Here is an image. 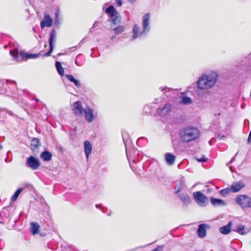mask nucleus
I'll list each match as a JSON object with an SVG mask.
<instances>
[{"mask_svg": "<svg viewBox=\"0 0 251 251\" xmlns=\"http://www.w3.org/2000/svg\"><path fill=\"white\" fill-rule=\"evenodd\" d=\"M39 225L36 222H31L30 224V231L33 235H35L38 233Z\"/></svg>", "mask_w": 251, "mask_h": 251, "instance_id": "obj_22", "label": "nucleus"}, {"mask_svg": "<svg viewBox=\"0 0 251 251\" xmlns=\"http://www.w3.org/2000/svg\"><path fill=\"white\" fill-rule=\"evenodd\" d=\"M59 13L60 11L58 10H56L55 12L54 24L56 26L60 25Z\"/></svg>", "mask_w": 251, "mask_h": 251, "instance_id": "obj_30", "label": "nucleus"}, {"mask_svg": "<svg viewBox=\"0 0 251 251\" xmlns=\"http://www.w3.org/2000/svg\"><path fill=\"white\" fill-rule=\"evenodd\" d=\"M218 76V73L215 71L202 74L199 77L197 82L198 88L202 90L210 89L215 85Z\"/></svg>", "mask_w": 251, "mask_h": 251, "instance_id": "obj_1", "label": "nucleus"}, {"mask_svg": "<svg viewBox=\"0 0 251 251\" xmlns=\"http://www.w3.org/2000/svg\"><path fill=\"white\" fill-rule=\"evenodd\" d=\"M163 246H158L154 249L152 251H161L163 250Z\"/></svg>", "mask_w": 251, "mask_h": 251, "instance_id": "obj_37", "label": "nucleus"}, {"mask_svg": "<svg viewBox=\"0 0 251 251\" xmlns=\"http://www.w3.org/2000/svg\"><path fill=\"white\" fill-rule=\"evenodd\" d=\"M76 48V46H74L69 49V50H74Z\"/></svg>", "mask_w": 251, "mask_h": 251, "instance_id": "obj_41", "label": "nucleus"}, {"mask_svg": "<svg viewBox=\"0 0 251 251\" xmlns=\"http://www.w3.org/2000/svg\"><path fill=\"white\" fill-rule=\"evenodd\" d=\"M125 29L124 25H120L113 28L115 35H119L122 33Z\"/></svg>", "mask_w": 251, "mask_h": 251, "instance_id": "obj_26", "label": "nucleus"}, {"mask_svg": "<svg viewBox=\"0 0 251 251\" xmlns=\"http://www.w3.org/2000/svg\"><path fill=\"white\" fill-rule=\"evenodd\" d=\"M84 113L85 114L86 121L89 123H92L93 120L97 117V114H95L94 110L89 106L85 107Z\"/></svg>", "mask_w": 251, "mask_h": 251, "instance_id": "obj_8", "label": "nucleus"}, {"mask_svg": "<svg viewBox=\"0 0 251 251\" xmlns=\"http://www.w3.org/2000/svg\"><path fill=\"white\" fill-rule=\"evenodd\" d=\"M23 189L22 188L18 189L16 192L14 193L13 195L12 196L11 198V200L12 201H15L18 198L19 195L21 194V193L23 191Z\"/></svg>", "mask_w": 251, "mask_h": 251, "instance_id": "obj_28", "label": "nucleus"}, {"mask_svg": "<svg viewBox=\"0 0 251 251\" xmlns=\"http://www.w3.org/2000/svg\"><path fill=\"white\" fill-rule=\"evenodd\" d=\"M117 5L121 6L122 5V1L121 0H116Z\"/></svg>", "mask_w": 251, "mask_h": 251, "instance_id": "obj_38", "label": "nucleus"}, {"mask_svg": "<svg viewBox=\"0 0 251 251\" xmlns=\"http://www.w3.org/2000/svg\"><path fill=\"white\" fill-rule=\"evenodd\" d=\"M115 36H116L115 35L111 36V38H110L111 40H113L114 39H115Z\"/></svg>", "mask_w": 251, "mask_h": 251, "instance_id": "obj_45", "label": "nucleus"}, {"mask_svg": "<svg viewBox=\"0 0 251 251\" xmlns=\"http://www.w3.org/2000/svg\"><path fill=\"white\" fill-rule=\"evenodd\" d=\"M209 143L210 145L211 144V141H209Z\"/></svg>", "mask_w": 251, "mask_h": 251, "instance_id": "obj_51", "label": "nucleus"}, {"mask_svg": "<svg viewBox=\"0 0 251 251\" xmlns=\"http://www.w3.org/2000/svg\"><path fill=\"white\" fill-rule=\"evenodd\" d=\"M230 170H231V171H232V170L231 168H230Z\"/></svg>", "mask_w": 251, "mask_h": 251, "instance_id": "obj_52", "label": "nucleus"}, {"mask_svg": "<svg viewBox=\"0 0 251 251\" xmlns=\"http://www.w3.org/2000/svg\"><path fill=\"white\" fill-rule=\"evenodd\" d=\"M99 206H101V204H96V207L98 208L99 207Z\"/></svg>", "mask_w": 251, "mask_h": 251, "instance_id": "obj_47", "label": "nucleus"}, {"mask_svg": "<svg viewBox=\"0 0 251 251\" xmlns=\"http://www.w3.org/2000/svg\"><path fill=\"white\" fill-rule=\"evenodd\" d=\"M230 170H231V171H232V170L231 168H230Z\"/></svg>", "mask_w": 251, "mask_h": 251, "instance_id": "obj_53", "label": "nucleus"}, {"mask_svg": "<svg viewBox=\"0 0 251 251\" xmlns=\"http://www.w3.org/2000/svg\"><path fill=\"white\" fill-rule=\"evenodd\" d=\"M181 102L184 104H188L192 103V100L190 98L184 96L182 98Z\"/></svg>", "mask_w": 251, "mask_h": 251, "instance_id": "obj_32", "label": "nucleus"}, {"mask_svg": "<svg viewBox=\"0 0 251 251\" xmlns=\"http://www.w3.org/2000/svg\"><path fill=\"white\" fill-rule=\"evenodd\" d=\"M150 14H145L142 17V30H140L139 27L137 25H135L133 28V36L132 40H134L138 37L146 36L150 30Z\"/></svg>", "mask_w": 251, "mask_h": 251, "instance_id": "obj_3", "label": "nucleus"}, {"mask_svg": "<svg viewBox=\"0 0 251 251\" xmlns=\"http://www.w3.org/2000/svg\"><path fill=\"white\" fill-rule=\"evenodd\" d=\"M56 32L54 29H52L50 32L49 39V47L54 48V43L55 41Z\"/></svg>", "mask_w": 251, "mask_h": 251, "instance_id": "obj_18", "label": "nucleus"}, {"mask_svg": "<svg viewBox=\"0 0 251 251\" xmlns=\"http://www.w3.org/2000/svg\"><path fill=\"white\" fill-rule=\"evenodd\" d=\"M210 201L211 204L215 207L224 206L226 205V202L224 200L220 199L211 197Z\"/></svg>", "mask_w": 251, "mask_h": 251, "instance_id": "obj_14", "label": "nucleus"}, {"mask_svg": "<svg viewBox=\"0 0 251 251\" xmlns=\"http://www.w3.org/2000/svg\"><path fill=\"white\" fill-rule=\"evenodd\" d=\"M235 159V156H234V157H233L231 158V159L230 161V162H229L227 164V165L229 164V163H231L233 162Z\"/></svg>", "mask_w": 251, "mask_h": 251, "instance_id": "obj_40", "label": "nucleus"}, {"mask_svg": "<svg viewBox=\"0 0 251 251\" xmlns=\"http://www.w3.org/2000/svg\"><path fill=\"white\" fill-rule=\"evenodd\" d=\"M245 226L243 225H239L237 226L236 230H235L236 232L239 233L241 235H245L246 232H244Z\"/></svg>", "mask_w": 251, "mask_h": 251, "instance_id": "obj_31", "label": "nucleus"}, {"mask_svg": "<svg viewBox=\"0 0 251 251\" xmlns=\"http://www.w3.org/2000/svg\"><path fill=\"white\" fill-rule=\"evenodd\" d=\"M230 170H231V171H232V170L231 168H230Z\"/></svg>", "mask_w": 251, "mask_h": 251, "instance_id": "obj_54", "label": "nucleus"}, {"mask_svg": "<svg viewBox=\"0 0 251 251\" xmlns=\"http://www.w3.org/2000/svg\"><path fill=\"white\" fill-rule=\"evenodd\" d=\"M197 160L199 162H204L206 161V159L203 156L201 158H197Z\"/></svg>", "mask_w": 251, "mask_h": 251, "instance_id": "obj_36", "label": "nucleus"}, {"mask_svg": "<svg viewBox=\"0 0 251 251\" xmlns=\"http://www.w3.org/2000/svg\"><path fill=\"white\" fill-rule=\"evenodd\" d=\"M111 212H112L111 211H110L109 212H108L107 213V215L109 216H111Z\"/></svg>", "mask_w": 251, "mask_h": 251, "instance_id": "obj_49", "label": "nucleus"}, {"mask_svg": "<svg viewBox=\"0 0 251 251\" xmlns=\"http://www.w3.org/2000/svg\"><path fill=\"white\" fill-rule=\"evenodd\" d=\"M102 210L103 211V212L105 213L106 212V211H105V209L107 211V209L106 208H103V207H102Z\"/></svg>", "mask_w": 251, "mask_h": 251, "instance_id": "obj_44", "label": "nucleus"}, {"mask_svg": "<svg viewBox=\"0 0 251 251\" xmlns=\"http://www.w3.org/2000/svg\"><path fill=\"white\" fill-rule=\"evenodd\" d=\"M181 201L184 204H188L191 202L190 196L187 194L181 193L178 196Z\"/></svg>", "mask_w": 251, "mask_h": 251, "instance_id": "obj_20", "label": "nucleus"}, {"mask_svg": "<svg viewBox=\"0 0 251 251\" xmlns=\"http://www.w3.org/2000/svg\"><path fill=\"white\" fill-rule=\"evenodd\" d=\"M128 1H129L131 3H134L136 2V0H127Z\"/></svg>", "mask_w": 251, "mask_h": 251, "instance_id": "obj_42", "label": "nucleus"}, {"mask_svg": "<svg viewBox=\"0 0 251 251\" xmlns=\"http://www.w3.org/2000/svg\"><path fill=\"white\" fill-rule=\"evenodd\" d=\"M171 108V105L169 103H166L162 108H158L156 112L159 116H165L169 113Z\"/></svg>", "mask_w": 251, "mask_h": 251, "instance_id": "obj_13", "label": "nucleus"}, {"mask_svg": "<svg viewBox=\"0 0 251 251\" xmlns=\"http://www.w3.org/2000/svg\"><path fill=\"white\" fill-rule=\"evenodd\" d=\"M105 12L106 14H108L110 17H113L118 12L116 11L114 6L112 5H109L105 9Z\"/></svg>", "mask_w": 251, "mask_h": 251, "instance_id": "obj_21", "label": "nucleus"}, {"mask_svg": "<svg viewBox=\"0 0 251 251\" xmlns=\"http://www.w3.org/2000/svg\"><path fill=\"white\" fill-rule=\"evenodd\" d=\"M236 204L242 209L251 208V198L247 195H238L234 199Z\"/></svg>", "mask_w": 251, "mask_h": 251, "instance_id": "obj_5", "label": "nucleus"}, {"mask_svg": "<svg viewBox=\"0 0 251 251\" xmlns=\"http://www.w3.org/2000/svg\"><path fill=\"white\" fill-rule=\"evenodd\" d=\"M75 64L77 65V66H81V65H79L77 63V61H75Z\"/></svg>", "mask_w": 251, "mask_h": 251, "instance_id": "obj_48", "label": "nucleus"}, {"mask_svg": "<svg viewBox=\"0 0 251 251\" xmlns=\"http://www.w3.org/2000/svg\"><path fill=\"white\" fill-rule=\"evenodd\" d=\"M194 200L200 206L204 207L207 205L208 199L201 191H196L193 193Z\"/></svg>", "mask_w": 251, "mask_h": 251, "instance_id": "obj_6", "label": "nucleus"}, {"mask_svg": "<svg viewBox=\"0 0 251 251\" xmlns=\"http://www.w3.org/2000/svg\"><path fill=\"white\" fill-rule=\"evenodd\" d=\"M182 181H180L178 184H177L175 188L176 194L178 193L182 190Z\"/></svg>", "mask_w": 251, "mask_h": 251, "instance_id": "obj_33", "label": "nucleus"}, {"mask_svg": "<svg viewBox=\"0 0 251 251\" xmlns=\"http://www.w3.org/2000/svg\"><path fill=\"white\" fill-rule=\"evenodd\" d=\"M39 140L36 138L32 139L31 143V149L33 150L36 149L39 146Z\"/></svg>", "mask_w": 251, "mask_h": 251, "instance_id": "obj_29", "label": "nucleus"}, {"mask_svg": "<svg viewBox=\"0 0 251 251\" xmlns=\"http://www.w3.org/2000/svg\"><path fill=\"white\" fill-rule=\"evenodd\" d=\"M98 22H95L93 24V27H96L97 26Z\"/></svg>", "mask_w": 251, "mask_h": 251, "instance_id": "obj_43", "label": "nucleus"}, {"mask_svg": "<svg viewBox=\"0 0 251 251\" xmlns=\"http://www.w3.org/2000/svg\"><path fill=\"white\" fill-rule=\"evenodd\" d=\"M110 18L111 19L108 21L114 25H118L121 22V18L119 13H117L114 16Z\"/></svg>", "mask_w": 251, "mask_h": 251, "instance_id": "obj_23", "label": "nucleus"}, {"mask_svg": "<svg viewBox=\"0 0 251 251\" xmlns=\"http://www.w3.org/2000/svg\"><path fill=\"white\" fill-rule=\"evenodd\" d=\"M84 109L80 101H76L73 103V110L75 116L81 117L83 115Z\"/></svg>", "mask_w": 251, "mask_h": 251, "instance_id": "obj_9", "label": "nucleus"}, {"mask_svg": "<svg viewBox=\"0 0 251 251\" xmlns=\"http://www.w3.org/2000/svg\"><path fill=\"white\" fill-rule=\"evenodd\" d=\"M178 135L181 143H187L198 139L200 136V132L195 127L187 126L179 130Z\"/></svg>", "mask_w": 251, "mask_h": 251, "instance_id": "obj_2", "label": "nucleus"}, {"mask_svg": "<svg viewBox=\"0 0 251 251\" xmlns=\"http://www.w3.org/2000/svg\"><path fill=\"white\" fill-rule=\"evenodd\" d=\"M248 143H251V135H249L248 138Z\"/></svg>", "mask_w": 251, "mask_h": 251, "instance_id": "obj_39", "label": "nucleus"}, {"mask_svg": "<svg viewBox=\"0 0 251 251\" xmlns=\"http://www.w3.org/2000/svg\"><path fill=\"white\" fill-rule=\"evenodd\" d=\"M66 78L71 82H73L77 88H80L81 84L79 80L75 79L71 75H66Z\"/></svg>", "mask_w": 251, "mask_h": 251, "instance_id": "obj_24", "label": "nucleus"}, {"mask_svg": "<svg viewBox=\"0 0 251 251\" xmlns=\"http://www.w3.org/2000/svg\"><path fill=\"white\" fill-rule=\"evenodd\" d=\"M219 194L223 197L227 196L230 193H231L230 187L223 189L219 191Z\"/></svg>", "mask_w": 251, "mask_h": 251, "instance_id": "obj_27", "label": "nucleus"}, {"mask_svg": "<svg viewBox=\"0 0 251 251\" xmlns=\"http://www.w3.org/2000/svg\"><path fill=\"white\" fill-rule=\"evenodd\" d=\"M245 187V184L241 181L235 182L230 186L231 193H235L239 192Z\"/></svg>", "mask_w": 251, "mask_h": 251, "instance_id": "obj_10", "label": "nucleus"}, {"mask_svg": "<svg viewBox=\"0 0 251 251\" xmlns=\"http://www.w3.org/2000/svg\"><path fill=\"white\" fill-rule=\"evenodd\" d=\"M33 99H34L36 101H37V102H39V100L38 99H37V98H34Z\"/></svg>", "mask_w": 251, "mask_h": 251, "instance_id": "obj_46", "label": "nucleus"}, {"mask_svg": "<svg viewBox=\"0 0 251 251\" xmlns=\"http://www.w3.org/2000/svg\"><path fill=\"white\" fill-rule=\"evenodd\" d=\"M55 68L58 73L61 75L63 76L64 75V69L62 66L61 63L59 61H56L55 63Z\"/></svg>", "mask_w": 251, "mask_h": 251, "instance_id": "obj_25", "label": "nucleus"}, {"mask_svg": "<svg viewBox=\"0 0 251 251\" xmlns=\"http://www.w3.org/2000/svg\"><path fill=\"white\" fill-rule=\"evenodd\" d=\"M2 149V146L0 145V150Z\"/></svg>", "mask_w": 251, "mask_h": 251, "instance_id": "obj_50", "label": "nucleus"}, {"mask_svg": "<svg viewBox=\"0 0 251 251\" xmlns=\"http://www.w3.org/2000/svg\"><path fill=\"white\" fill-rule=\"evenodd\" d=\"M40 157L44 161H49L51 159L52 154L48 151H44L41 152Z\"/></svg>", "mask_w": 251, "mask_h": 251, "instance_id": "obj_19", "label": "nucleus"}, {"mask_svg": "<svg viewBox=\"0 0 251 251\" xmlns=\"http://www.w3.org/2000/svg\"><path fill=\"white\" fill-rule=\"evenodd\" d=\"M26 165L32 170H37L40 165V163L38 158L31 155L26 158Z\"/></svg>", "mask_w": 251, "mask_h": 251, "instance_id": "obj_7", "label": "nucleus"}, {"mask_svg": "<svg viewBox=\"0 0 251 251\" xmlns=\"http://www.w3.org/2000/svg\"><path fill=\"white\" fill-rule=\"evenodd\" d=\"M209 227V226L205 224H200L197 229L198 235L200 238H204L206 235V228Z\"/></svg>", "mask_w": 251, "mask_h": 251, "instance_id": "obj_12", "label": "nucleus"}, {"mask_svg": "<svg viewBox=\"0 0 251 251\" xmlns=\"http://www.w3.org/2000/svg\"><path fill=\"white\" fill-rule=\"evenodd\" d=\"M159 89L161 90V91H165L164 93H167V92H170V91H173V89H171L170 88H168V87H160L159 88Z\"/></svg>", "mask_w": 251, "mask_h": 251, "instance_id": "obj_34", "label": "nucleus"}, {"mask_svg": "<svg viewBox=\"0 0 251 251\" xmlns=\"http://www.w3.org/2000/svg\"><path fill=\"white\" fill-rule=\"evenodd\" d=\"M52 19L50 18V16L48 14H46L40 23L41 28H43L45 26L50 27L52 25Z\"/></svg>", "mask_w": 251, "mask_h": 251, "instance_id": "obj_11", "label": "nucleus"}, {"mask_svg": "<svg viewBox=\"0 0 251 251\" xmlns=\"http://www.w3.org/2000/svg\"><path fill=\"white\" fill-rule=\"evenodd\" d=\"M53 48L50 47L49 51L48 52H47L46 53H45L43 55V56L44 57L50 56V54L51 53V52L53 51Z\"/></svg>", "mask_w": 251, "mask_h": 251, "instance_id": "obj_35", "label": "nucleus"}, {"mask_svg": "<svg viewBox=\"0 0 251 251\" xmlns=\"http://www.w3.org/2000/svg\"><path fill=\"white\" fill-rule=\"evenodd\" d=\"M9 53L13 57V60L17 62L22 61L24 59L36 58L39 56V53H29L25 52L23 51L19 52L18 48L16 47L10 50Z\"/></svg>", "mask_w": 251, "mask_h": 251, "instance_id": "obj_4", "label": "nucleus"}, {"mask_svg": "<svg viewBox=\"0 0 251 251\" xmlns=\"http://www.w3.org/2000/svg\"><path fill=\"white\" fill-rule=\"evenodd\" d=\"M84 147L85 154L86 159H88V157H89V155L92 151V145L89 141H85L84 143Z\"/></svg>", "mask_w": 251, "mask_h": 251, "instance_id": "obj_15", "label": "nucleus"}, {"mask_svg": "<svg viewBox=\"0 0 251 251\" xmlns=\"http://www.w3.org/2000/svg\"><path fill=\"white\" fill-rule=\"evenodd\" d=\"M165 161L167 164L172 165L174 164L176 156L172 153L168 152L165 154Z\"/></svg>", "mask_w": 251, "mask_h": 251, "instance_id": "obj_17", "label": "nucleus"}, {"mask_svg": "<svg viewBox=\"0 0 251 251\" xmlns=\"http://www.w3.org/2000/svg\"><path fill=\"white\" fill-rule=\"evenodd\" d=\"M232 225V222L231 221H229L228 223L221 227L220 228V231L223 234H227L231 231V227Z\"/></svg>", "mask_w": 251, "mask_h": 251, "instance_id": "obj_16", "label": "nucleus"}]
</instances>
